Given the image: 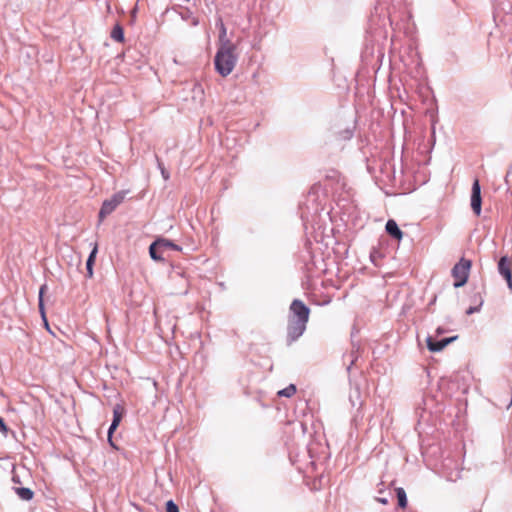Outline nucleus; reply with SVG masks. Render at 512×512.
I'll return each instance as SVG.
<instances>
[{
	"mask_svg": "<svg viewBox=\"0 0 512 512\" xmlns=\"http://www.w3.org/2000/svg\"><path fill=\"white\" fill-rule=\"evenodd\" d=\"M310 309L301 300L295 299L290 305V317L288 323V336L294 341L306 330Z\"/></svg>",
	"mask_w": 512,
	"mask_h": 512,
	"instance_id": "f257e3e1",
	"label": "nucleus"
},
{
	"mask_svg": "<svg viewBox=\"0 0 512 512\" xmlns=\"http://www.w3.org/2000/svg\"><path fill=\"white\" fill-rule=\"evenodd\" d=\"M237 62L238 54L236 45L218 48L214 57V66L220 76H229L236 67Z\"/></svg>",
	"mask_w": 512,
	"mask_h": 512,
	"instance_id": "f03ea898",
	"label": "nucleus"
},
{
	"mask_svg": "<svg viewBox=\"0 0 512 512\" xmlns=\"http://www.w3.org/2000/svg\"><path fill=\"white\" fill-rule=\"evenodd\" d=\"M471 268V261L465 258H461L459 262L452 269V276L455 279L454 287L459 288L466 284L469 271Z\"/></svg>",
	"mask_w": 512,
	"mask_h": 512,
	"instance_id": "7ed1b4c3",
	"label": "nucleus"
},
{
	"mask_svg": "<svg viewBox=\"0 0 512 512\" xmlns=\"http://www.w3.org/2000/svg\"><path fill=\"white\" fill-rule=\"evenodd\" d=\"M125 194L123 192L113 195L110 199L105 200L99 212L100 218H104L111 214L116 207L124 200Z\"/></svg>",
	"mask_w": 512,
	"mask_h": 512,
	"instance_id": "20e7f679",
	"label": "nucleus"
},
{
	"mask_svg": "<svg viewBox=\"0 0 512 512\" xmlns=\"http://www.w3.org/2000/svg\"><path fill=\"white\" fill-rule=\"evenodd\" d=\"M481 203V187L479 181L476 179L472 185L471 207L478 216L481 214Z\"/></svg>",
	"mask_w": 512,
	"mask_h": 512,
	"instance_id": "39448f33",
	"label": "nucleus"
},
{
	"mask_svg": "<svg viewBox=\"0 0 512 512\" xmlns=\"http://www.w3.org/2000/svg\"><path fill=\"white\" fill-rule=\"evenodd\" d=\"M499 273L506 279L508 288L512 290V271L507 257H502L498 263Z\"/></svg>",
	"mask_w": 512,
	"mask_h": 512,
	"instance_id": "423d86ee",
	"label": "nucleus"
},
{
	"mask_svg": "<svg viewBox=\"0 0 512 512\" xmlns=\"http://www.w3.org/2000/svg\"><path fill=\"white\" fill-rule=\"evenodd\" d=\"M456 336L450 338H444L439 341H434L431 336H428L426 339L427 347L431 352H440L442 351L448 344L456 340Z\"/></svg>",
	"mask_w": 512,
	"mask_h": 512,
	"instance_id": "0eeeda50",
	"label": "nucleus"
},
{
	"mask_svg": "<svg viewBox=\"0 0 512 512\" xmlns=\"http://www.w3.org/2000/svg\"><path fill=\"white\" fill-rule=\"evenodd\" d=\"M216 25L219 29V47L234 45L227 36V28L221 18L217 20Z\"/></svg>",
	"mask_w": 512,
	"mask_h": 512,
	"instance_id": "6e6552de",
	"label": "nucleus"
},
{
	"mask_svg": "<svg viewBox=\"0 0 512 512\" xmlns=\"http://www.w3.org/2000/svg\"><path fill=\"white\" fill-rule=\"evenodd\" d=\"M122 419V413L120 411V406H116L113 410V420L108 429V440L111 442L112 434L114 430L118 427Z\"/></svg>",
	"mask_w": 512,
	"mask_h": 512,
	"instance_id": "1a4fd4ad",
	"label": "nucleus"
},
{
	"mask_svg": "<svg viewBox=\"0 0 512 512\" xmlns=\"http://www.w3.org/2000/svg\"><path fill=\"white\" fill-rule=\"evenodd\" d=\"M386 231L395 239L401 240L403 232L400 230L398 224L394 220H388L385 226Z\"/></svg>",
	"mask_w": 512,
	"mask_h": 512,
	"instance_id": "9d476101",
	"label": "nucleus"
},
{
	"mask_svg": "<svg viewBox=\"0 0 512 512\" xmlns=\"http://www.w3.org/2000/svg\"><path fill=\"white\" fill-rule=\"evenodd\" d=\"M98 252L97 244L93 246L92 251L90 252L88 259L86 261V270H87V277L92 278L93 277V265L95 262V258Z\"/></svg>",
	"mask_w": 512,
	"mask_h": 512,
	"instance_id": "9b49d317",
	"label": "nucleus"
},
{
	"mask_svg": "<svg viewBox=\"0 0 512 512\" xmlns=\"http://www.w3.org/2000/svg\"><path fill=\"white\" fill-rule=\"evenodd\" d=\"M46 289V285H42L39 290V311L41 313L42 319L45 323V326L47 329H49V325L45 316V310H44V301H43V294Z\"/></svg>",
	"mask_w": 512,
	"mask_h": 512,
	"instance_id": "f8f14e48",
	"label": "nucleus"
},
{
	"mask_svg": "<svg viewBox=\"0 0 512 512\" xmlns=\"http://www.w3.org/2000/svg\"><path fill=\"white\" fill-rule=\"evenodd\" d=\"M156 244H158V247L160 248L181 250V248L178 245L174 244L173 242L165 238H158L156 240Z\"/></svg>",
	"mask_w": 512,
	"mask_h": 512,
	"instance_id": "ddd939ff",
	"label": "nucleus"
},
{
	"mask_svg": "<svg viewBox=\"0 0 512 512\" xmlns=\"http://www.w3.org/2000/svg\"><path fill=\"white\" fill-rule=\"evenodd\" d=\"M396 494L398 498V504L401 508H405L407 506V495L405 490L402 487H398L396 489Z\"/></svg>",
	"mask_w": 512,
	"mask_h": 512,
	"instance_id": "4468645a",
	"label": "nucleus"
},
{
	"mask_svg": "<svg viewBox=\"0 0 512 512\" xmlns=\"http://www.w3.org/2000/svg\"><path fill=\"white\" fill-rule=\"evenodd\" d=\"M17 494L18 496L23 499V500H26V501H29L33 498V491L29 488H18L17 489Z\"/></svg>",
	"mask_w": 512,
	"mask_h": 512,
	"instance_id": "2eb2a0df",
	"label": "nucleus"
},
{
	"mask_svg": "<svg viewBox=\"0 0 512 512\" xmlns=\"http://www.w3.org/2000/svg\"><path fill=\"white\" fill-rule=\"evenodd\" d=\"M296 393V387L293 384L288 385L284 389L278 391V395L281 397H291Z\"/></svg>",
	"mask_w": 512,
	"mask_h": 512,
	"instance_id": "dca6fc26",
	"label": "nucleus"
},
{
	"mask_svg": "<svg viewBox=\"0 0 512 512\" xmlns=\"http://www.w3.org/2000/svg\"><path fill=\"white\" fill-rule=\"evenodd\" d=\"M111 37L118 42H122L124 40V32L121 26L117 25L114 27Z\"/></svg>",
	"mask_w": 512,
	"mask_h": 512,
	"instance_id": "f3484780",
	"label": "nucleus"
},
{
	"mask_svg": "<svg viewBox=\"0 0 512 512\" xmlns=\"http://www.w3.org/2000/svg\"><path fill=\"white\" fill-rule=\"evenodd\" d=\"M156 247H158V244H156V240L150 245L149 247V254H150V257L154 260V261H161L163 260L162 256L158 255L157 252H156Z\"/></svg>",
	"mask_w": 512,
	"mask_h": 512,
	"instance_id": "a211bd4d",
	"label": "nucleus"
},
{
	"mask_svg": "<svg viewBox=\"0 0 512 512\" xmlns=\"http://www.w3.org/2000/svg\"><path fill=\"white\" fill-rule=\"evenodd\" d=\"M166 512H179L178 506L172 500H169L166 503Z\"/></svg>",
	"mask_w": 512,
	"mask_h": 512,
	"instance_id": "6ab92c4d",
	"label": "nucleus"
},
{
	"mask_svg": "<svg viewBox=\"0 0 512 512\" xmlns=\"http://www.w3.org/2000/svg\"><path fill=\"white\" fill-rule=\"evenodd\" d=\"M482 306V301L480 302L479 306L478 307H470L466 310V314L467 315H471L475 312H478L480 310V307Z\"/></svg>",
	"mask_w": 512,
	"mask_h": 512,
	"instance_id": "aec40b11",
	"label": "nucleus"
},
{
	"mask_svg": "<svg viewBox=\"0 0 512 512\" xmlns=\"http://www.w3.org/2000/svg\"><path fill=\"white\" fill-rule=\"evenodd\" d=\"M0 431L3 432V433H6L7 432V427L4 423V421L2 420V418H0Z\"/></svg>",
	"mask_w": 512,
	"mask_h": 512,
	"instance_id": "412c9836",
	"label": "nucleus"
},
{
	"mask_svg": "<svg viewBox=\"0 0 512 512\" xmlns=\"http://www.w3.org/2000/svg\"><path fill=\"white\" fill-rule=\"evenodd\" d=\"M377 501L381 503L382 505H386L388 503L387 498H377Z\"/></svg>",
	"mask_w": 512,
	"mask_h": 512,
	"instance_id": "4be33fe9",
	"label": "nucleus"
},
{
	"mask_svg": "<svg viewBox=\"0 0 512 512\" xmlns=\"http://www.w3.org/2000/svg\"><path fill=\"white\" fill-rule=\"evenodd\" d=\"M198 23H199L198 19L197 18H193L192 24L194 26H196V25H198Z\"/></svg>",
	"mask_w": 512,
	"mask_h": 512,
	"instance_id": "5701e85b",
	"label": "nucleus"
},
{
	"mask_svg": "<svg viewBox=\"0 0 512 512\" xmlns=\"http://www.w3.org/2000/svg\"><path fill=\"white\" fill-rule=\"evenodd\" d=\"M162 175H163V177H164L165 179H168V177H169V175H168V174H166L164 170H162Z\"/></svg>",
	"mask_w": 512,
	"mask_h": 512,
	"instance_id": "b1692460",
	"label": "nucleus"
},
{
	"mask_svg": "<svg viewBox=\"0 0 512 512\" xmlns=\"http://www.w3.org/2000/svg\"><path fill=\"white\" fill-rule=\"evenodd\" d=\"M511 405H512V398H511V401L509 402L508 407H510Z\"/></svg>",
	"mask_w": 512,
	"mask_h": 512,
	"instance_id": "393cba45",
	"label": "nucleus"
}]
</instances>
